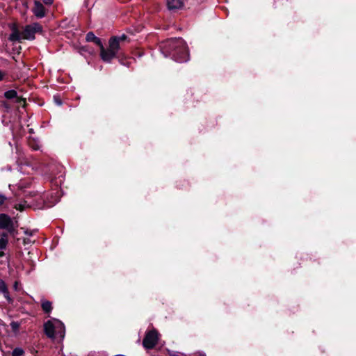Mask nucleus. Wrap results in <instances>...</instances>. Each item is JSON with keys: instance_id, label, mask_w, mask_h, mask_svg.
I'll return each mask as SVG.
<instances>
[{"instance_id": "obj_5", "label": "nucleus", "mask_w": 356, "mask_h": 356, "mask_svg": "<svg viewBox=\"0 0 356 356\" xmlns=\"http://www.w3.org/2000/svg\"><path fill=\"white\" fill-rule=\"evenodd\" d=\"M109 46L108 49H105L103 46L100 47V56L104 61L109 63L115 58L119 51L117 43L114 39H110L108 42Z\"/></svg>"}, {"instance_id": "obj_13", "label": "nucleus", "mask_w": 356, "mask_h": 356, "mask_svg": "<svg viewBox=\"0 0 356 356\" xmlns=\"http://www.w3.org/2000/svg\"><path fill=\"white\" fill-rule=\"evenodd\" d=\"M4 97L8 99H12L17 98V102H19V99L17 97V92L15 90H9L4 92Z\"/></svg>"}, {"instance_id": "obj_9", "label": "nucleus", "mask_w": 356, "mask_h": 356, "mask_svg": "<svg viewBox=\"0 0 356 356\" xmlns=\"http://www.w3.org/2000/svg\"><path fill=\"white\" fill-rule=\"evenodd\" d=\"M167 8L170 10H176L184 7L181 0H166Z\"/></svg>"}, {"instance_id": "obj_12", "label": "nucleus", "mask_w": 356, "mask_h": 356, "mask_svg": "<svg viewBox=\"0 0 356 356\" xmlns=\"http://www.w3.org/2000/svg\"><path fill=\"white\" fill-rule=\"evenodd\" d=\"M8 243V234L3 232L0 234V250H3L6 248Z\"/></svg>"}, {"instance_id": "obj_14", "label": "nucleus", "mask_w": 356, "mask_h": 356, "mask_svg": "<svg viewBox=\"0 0 356 356\" xmlns=\"http://www.w3.org/2000/svg\"><path fill=\"white\" fill-rule=\"evenodd\" d=\"M110 39H114L117 43L118 48L120 49V44L121 42L125 41L127 39V36L125 34H122L120 36H114Z\"/></svg>"}, {"instance_id": "obj_11", "label": "nucleus", "mask_w": 356, "mask_h": 356, "mask_svg": "<svg viewBox=\"0 0 356 356\" xmlns=\"http://www.w3.org/2000/svg\"><path fill=\"white\" fill-rule=\"evenodd\" d=\"M41 307L44 313L49 314L52 310V304L50 301L42 299L41 300Z\"/></svg>"}, {"instance_id": "obj_4", "label": "nucleus", "mask_w": 356, "mask_h": 356, "mask_svg": "<svg viewBox=\"0 0 356 356\" xmlns=\"http://www.w3.org/2000/svg\"><path fill=\"white\" fill-rule=\"evenodd\" d=\"M44 328L45 334L49 338H59L60 341H62L65 337V325L63 322L56 318H53L46 322L44 325Z\"/></svg>"}, {"instance_id": "obj_16", "label": "nucleus", "mask_w": 356, "mask_h": 356, "mask_svg": "<svg viewBox=\"0 0 356 356\" xmlns=\"http://www.w3.org/2000/svg\"><path fill=\"white\" fill-rule=\"evenodd\" d=\"M30 147L34 150H38L40 148V144L38 141L35 140H30L29 142Z\"/></svg>"}, {"instance_id": "obj_6", "label": "nucleus", "mask_w": 356, "mask_h": 356, "mask_svg": "<svg viewBox=\"0 0 356 356\" xmlns=\"http://www.w3.org/2000/svg\"><path fill=\"white\" fill-rule=\"evenodd\" d=\"M159 334L154 329L147 332L143 341V346L147 349L153 348L157 343Z\"/></svg>"}, {"instance_id": "obj_26", "label": "nucleus", "mask_w": 356, "mask_h": 356, "mask_svg": "<svg viewBox=\"0 0 356 356\" xmlns=\"http://www.w3.org/2000/svg\"><path fill=\"white\" fill-rule=\"evenodd\" d=\"M5 75L6 74L0 70V81L3 79Z\"/></svg>"}, {"instance_id": "obj_17", "label": "nucleus", "mask_w": 356, "mask_h": 356, "mask_svg": "<svg viewBox=\"0 0 356 356\" xmlns=\"http://www.w3.org/2000/svg\"><path fill=\"white\" fill-rule=\"evenodd\" d=\"M1 293L3 295V297L6 298V300L8 301V303H10V304L13 303V300L10 297L8 289Z\"/></svg>"}, {"instance_id": "obj_1", "label": "nucleus", "mask_w": 356, "mask_h": 356, "mask_svg": "<svg viewBox=\"0 0 356 356\" xmlns=\"http://www.w3.org/2000/svg\"><path fill=\"white\" fill-rule=\"evenodd\" d=\"M27 180H21L18 184V188L22 191L24 201L15 204L16 209L23 211L26 207H35L38 209L49 208L53 207L57 203L60 197V191L57 190L54 195H51V198L41 193L33 191H27L26 188L30 184Z\"/></svg>"}, {"instance_id": "obj_24", "label": "nucleus", "mask_w": 356, "mask_h": 356, "mask_svg": "<svg viewBox=\"0 0 356 356\" xmlns=\"http://www.w3.org/2000/svg\"><path fill=\"white\" fill-rule=\"evenodd\" d=\"M45 5L50 6L54 3V0H42Z\"/></svg>"}, {"instance_id": "obj_15", "label": "nucleus", "mask_w": 356, "mask_h": 356, "mask_svg": "<svg viewBox=\"0 0 356 356\" xmlns=\"http://www.w3.org/2000/svg\"><path fill=\"white\" fill-rule=\"evenodd\" d=\"M63 181H64V178H63V174H60L57 177L52 179L51 182L54 185H55L56 187H58V186H60L62 184Z\"/></svg>"}, {"instance_id": "obj_28", "label": "nucleus", "mask_w": 356, "mask_h": 356, "mask_svg": "<svg viewBox=\"0 0 356 356\" xmlns=\"http://www.w3.org/2000/svg\"><path fill=\"white\" fill-rule=\"evenodd\" d=\"M4 256V252L3 250H0V257H2Z\"/></svg>"}, {"instance_id": "obj_10", "label": "nucleus", "mask_w": 356, "mask_h": 356, "mask_svg": "<svg viewBox=\"0 0 356 356\" xmlns=\"http://www.w3.org/2000/svg\"><path fill=\"white\" fill-rule=\"evenodd\" d=\"M86 40L87 42H93L95 44L98 45L99 47L103 44L100 38L95 36L92 32H88L86 34Z\"/></svg>"}, {"instance_id": "obj_18", "label": "nucleus", "mask_w": 356, "mask_h": 356, "mask_svg": "<svg viewBox=\"0 0 356 356\" xmlns=\"http://www.w3.org/2000/svg\"><path fill=\"white\" fill-rule=\"evenodd\" d=\"M1 293L3 295V297L6 298V300L8 301V303H10V304L13 303V300L10 297L8 289Z\"/></svg>"}, {"instance_id": "obj_22", "label": "nucleus", "mask_w": 356, "mask_h": 356, "mask_svg": "<svg viewBox=\"0 0 356 356\" xmlns=\"http://www.w3.org/2000/svg\"><path fill=\"white\" fill-rule=\"evenodd\" d=\"M7 289L8 287L6 282L3 280L0 279V293L3 292Z\"/></svg>"}, {"instance_id": "obj_23", "label": "nucleus", "mask_w": 356, "mask_h": 356, "mask_svg": "<svg viewBox=\"0 0 356 356\" xmlns=\"http://www.w3.org/2000/svg\"><path fill=\"white\" fill-rule=\"evenodd\" d=\"M6 197L2 194H0V206H1L6 200Z\"/></svg>"}, {"instance_id": "obj_3", "label": "nucleus", "mask_w": 356, "mask_h": 356, "mask_svg": "<svg viewBox=\"0 0 356 356\" xmlns=\"http://www.w3.org/2000/svg\"><path fill=\"white\" fill-rule=\"evenodd\" d=\"M42 31V26L38 22H34L25 26L22 32L15 28L9 36V40L13 42H19L22 40H33L35 38V35Z\"/></svg>"}, {"instance_id": "obj_20", "label": "nucleus", "mask_w": 356, "mask_h": 356, "mask_svg": "<svg viewBox=\"0 0 356 356\" xmlns=\"http://www.w3.org/2000/svg\"><path fill=\"white\" fill-rule=\"evenodd\" d=\"M170 354L173 356H186V355L179 353V352H170ZM195 356H206L204 353H197L195 355Z\"/></svg>"}, {"instance_id": "obj_7", "label": "nucleus", "mask_w": 356, "mask_h": 356, "mask_svg": "<svg viewBox=\"0 0 356 356\" xmlns=\"http://www.w3.org/2000/svg\"><path fill=\"white\" fill-rule=\"evenodd\" d=\"M0 229H5L10 233L14 229L13 222L11 218L6 214H0Z\"/></svg>"}, {"instance_id": "obj_25", "label": "nucleus", "mask_w": 356, "mask_h": 356, "mask_svg": "<svg viewBox=\"0 0 356 356\" xmlns=\"http://www.w3.org/2000/svg\"><path fill=\"white\" fill-rule=\"evenodd\" d=\"M54 99L57 105H58V106L62 105V102L58 97H54Z\"/></svg>"}, {"instance_id": "obj_8", "label": "nucleus", "mask_w": 356, "mask_h": 356, "mask_svg": "<svg viewBox=\"0 0 356 356\" xmlns=\"http://www.w3.org/2000/svg\"><path fill=\"white\" fill-rule=\"evenodd\" d=\"M32 11L38 18H42L45 16V8L40 1L35 0L34 1Z\"/></svg>"}, {"instance_id": "obj_21", "label": "nucleus", "mask_w": 356, "mask_h": 356, "mask_svg": "<svg viewBox=\"0 0 356 356\" xmlns=\"http://www.w3.org/2000/svg\"><path fill=\"white\" fill-rule=\"evenodd\" d=\"M10 327L14 332H16L19 330V323L16 321H13L10 323Z\"/></svg>"}, {"instance_id": "obj_2", "label": "nucleus", "mask_w": 356, "mask_h": 356, "mask_svg": "<svg viewBox=\"0 0 356 356\" xmlns=\"http://www.w3.org/2000/svg\"><path fill=\"white\" fill-rule=\"evenodd\" d=\"M160 50L165 57H170L178 63L186 62L189 59L186 43L180 38H170L163 42Z\"/></svg>"}, {"instance_id": "obj_19", "label": "nucleus", "mask_w": 356, "mask_h": 356, "mask_svg": "<svg viewBox=\"0 0 356 356\" xmlns=\"http://www.w3.org/2000/svg\"><path fill=\"white\" fill-rule=\"evenodd\" d=\"M23 353H24L23 349H22L21 348H15L13 350L12 356H21L23 355Z\"/></svg>"}, {"instance_id": "obj_27", "label": "nucleus", "mask_w": 356, "mask_h": 356, "mask_svg": "<svg viewBox=\"0 0 356 356\" xmlns=\"http://www.w3.org/2000/svg\"><path fill=\"white\" fill-rule=\"evenodd\" d=\"M17 284H18V283H17V282H15V284H14V286H14V289H15V290H17Z\"/></svg>"}]
</instances>
